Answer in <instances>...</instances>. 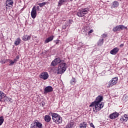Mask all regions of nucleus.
<instances>
[{
  "mask_svg": "<svg viewBox=\"0 0 128 128\" xmlns=\"http://www.w3.org/2000/svg\"><path fill=\"white\" fill-rule=\"evenodd\" d=\"M118 116H120L118 112H114L110 115V120H115V118H118Z\"/></svg>",
  "mask_w": 128,
  "mask_h": 128,
  "instance_id": "13",
  "label": "nucleus"
},
{
  "mask_svg": "<svg viewBox=\"0 0 128 128\" xmlns=\"http://www.w3.org/2000/svg\"><path fill=\"white\" fill-rule=\"evenodd\" d=\"M6 95L4 93V92H0V102H6Z\"/></svg>",
  "mask_w": 128,
  "mask_h": 128,
  "instance_id": "15",
  "label": "nucleus"
},
{
  "mask_svg": "<svg viewBox=\"0 0 128 128\" xmlns=\"http://www.w3.org/2000/svg\"><path fill=\"white\" fill-rule=\"evenodd\" d=\"M16 59L17 60H20V56H16Z\"/></svg>",
  "mask_w": 128,
  "mask_h": 128,
  "instance_id": "39",
  "label": "nucleus"
},
{
  "mask_svg": "<svg viewBox=\"0 0 128 128\" xmlns=\"http://www.w3.org/2000/svg\"><path fill=\"white\" fill-rule=\"evenodd\" d=\"M44 120L46 122H50L52 120V118L50 115H46L44 117Z\"/></svg>",
  "mask_w": 128,
  "mask_h": 128,
  "instance_id": "19",
  "label": "nucleus"
},
{
  "mask_svg": "<svg viewBox=\"0 0 128 128\" xmlns=\"http://www.w3.org/2000/svg\"><path fill=\"white\" fill-rule=\"evenodd\" d=\"M104 100V97L102 96H97L95 100L92 102V104H102V102Z\"/></svg>",
  "mask_w": 128,
  "mask_h": 128,
  "instance_id": "10",
  "label": "nucleus"
},
{
  "mask_svg": "<svg viewBox=\"0 0 128 128\" xmlns=\"http://www.w3.org/2000/svg\"><path fill=\"white\" fill-rule=\"evenodd\" d=\"M103 36H104V38H106V36H108V34H103Z\"/></svg>",
  "mask_w": 128,
  "mask_h": 128,
  "instance_id": "38",
  "label": "nucleus"
},
{
  "mask_svg": "<svg viewBox=\"0 0 128 128\" xmlns=\"http://www.w3.org/2000/svg\"><path fill=\"white\" fill-rule=\"evenodd\" d=\"M86 28H84V30H86Z\"/></svg>",
  "mask_w": 128,
  "mask_h": 128,
  "instance_id": "41",
  "label": "nucleus"
},
{
  "mask_svg": "<svg viewBox=\"0 0 128 128\" xmlns=\"http://www.w3.org/2000/svg\"><path fill=\"white\" fill-rule=\"evenodd\" d=\"M18 62V60L16 58H15V59H14L13 62H14H14Z\"/></svg>",
  "mask_w": 128,
  "mask_h": 128,
  "instance_id": "40",
  "label": "nucleus"
},
{
  "mask_svg": "<svg viewBox=\"0 0 128 128\" xmlns=\"http://www.w3.org/2000/svg\"><path fill=\"white\" fill-rule=\"evenodd\" d=\"M30 128H42V124L36 120L31 124Z\"/></svg>",
  "mask_w": 128,
  "mask_h": 128,
  "instance_id": "7",
  "label": "nucleus"
},
{
  "mask_svg": "<svg viewBox=\"0 0 128 128\" xmlns=\"http://www.w3.org/2000/svg\"><path fill=\"white\" fill-rule=\"evenodd\" d=\"M37 12H40V6H37L36 7V11Z\"/></svg>",
  "mask_w": 128,
  "mask_h": 128,
  "instance_id": "31",
  "label": "nucleus"
},
{
  "mask_svg": "<svg viewBox=\"0 0 128 128\" xmlns=\"http://www.w3.org/2000/svg\"><path fill=\"white\" fill-rule=\"evenodd\" d=\"M90 126H91L92 128H96L94 127V124L92 123L90 124Z\"/></svg>",
  "mask_w": 128,
  "mask_h": 128,
  "instance_id": "33",
  "label": "nucleus"
},
{
  "mask_svg": "<svg viewBox=\"0 0 128 128\" xmlns=\"http://www.w3.org/2000/svg\"><path fill=\"white\" fill-rule=\"evenodd\" d=\"M4 116L0 117V126H2V124H4Z\"/></svg>",
  "mask_w": 128,
  "mask_h": 128,
  "instance_id": "29",
  "label": "nucleus"
},
{
  "mask_svg": "<svg viewBox=\"0 0 128 128\" xmlns=\"http://www.w3.org/2000/svg\"><path fill=\"white\" fill-rule=\"evenodd\" d=\"M55 42L56 44H60V40H56Z\"/></svg>",
  "mask_w": 128,
  "mask_h": 128,
  "instance_id": "35",
  "label": "nucleus"
},
{
  "mask_svg": "<svg viewBox=\"0 0 128 128\" xmlns=\"http://www.w3.org/2000/svg\"><path fill=\"white\" fill-rule=\"evenodd\" d=\"M76 78H72L70 81V84H72V86H74V84H76Z\"/></svg>",
  "mask_w": 128,
  "mask_h": 128,
  "instance_id": "24",
  "label": "nucleus"
},
{
  "mask_svg": "<svg viewBox=\"0 0 128 128\" xmlns=\"http://www.w3.org/2000/svg\"><path fill=\"white\" fill-rule=\"evenodd\" d=\"M0 64H6V62H7L6 59V60H1L0 61Z\"/></svg>",
  "mask_w": 128,
  "mask_h": 128,
  "instance_id": "30",
  "label": "nucleus"
},
{
  "mask_svg": "<svg viewBox=\"0 0 128 128\" xmlns=\"http://www.w3.org/2000/svg\"><path fill=\"white\" fill-rule=\"evenodd\" d=\"M50 114L52 116V120L56 124H60L62 122V118L58 114L51 112Z\"/></svg>",
  "mask_w": 128,
  "mask_h": 128,
  "instance_id": "1",
  "label": "nucleus"
},
{
  "mask_svg": "<svg viewBox=\"0 0 128 128\" xmlns=\"http://www.w3.org/2000/svg\"><path fill=\"white\" fill-rule=\"evenodd\" d=\"M36 6H34L31 11V16L32 18H36Z\"/></svg>",
  "mask_w": 128,
  "mask_h": 128,
  "instance_id": "12",
  "label": "nucleus"
},
{
  "mask_svg": "<svg viewBox=\"0 0 128 128\" xmlns=\"http://www.w3.org/2000/svg\"><path fill=\"white\" fill-rule=\"evenodd\" d=\"M54 90V88L52 86H48L46 87L44 90V92L45 94H48V92H52Z\"/></svg>",
  "mask_w": 128,
  "mask_h": 128,
  "instance_id": "11",
  "label": "nucleus"
},
{
  "mask_svg": "<svg viewBox=\"0 0 128 128\" xmlns=\"http://www.w3.org/2000/svg\"><path fill=\"white\" fill-rule=\"evenodd\" d=\"M54 36H50L49 38H47L45 41H44V44H48V42H52V40H54Z\"/></svg>",
  "mask_w": 128,
  "mask_h": 128,
  "instance_id": "20",
  "label": "nucleus"
},
{
  "mask_svg": "<svg viewBox=\"0 0 128 128\" xmlns=\"http://www.w3.org/2000/svg\"><path fill=\"white\" fill-rule=\"evenodd\" d=\"M126 29H128V27L125 26L124 25H118L113 28L112 31L114 32H120V30Z\"/></svg>",
  "mask_w": 128,
  "mask_h": 128,
  "instance_id": "5",
  "label": "nucleus"
},
{
  "mask_svg": "<svg viewBox=\"0 0 128 128\" xmlns=\"http://www.w3.org/2000/svg\"><path fill=\"white\" fill-rule=\"evenodd\" d=\"M118 77H115L112 78L108 82V86L107 88H112L113 86H114L118 84Z\"/></svg>",
  "mask_w": 128,
  "mask_h": 128,
  "instance_id": "8",
  "label": "nucleus"
},
{
  "mask_svg": "<svg viewBox=\"0 0 128 128\" xmlns=\"http://www.w3.org/2000/svg\"><path fill=\"white\" fill-rule=\"evenodd\" d=\"M62 62H64V60H61L60 58H56L51 62V66H56L58 64H60Z\"/></svg>",
  "mask_w": 128,
  "mask_h": 128,
  "instance_id": "6",
  "label": "nucleus"
},
{
  "mask_svg": "<svg viewBox=\"0 0 128 128\" xmlns=\"http://www.w3.org/2000/svg\"><path fill=\"white\" fill-rule=\"evenodd\" d=\"M31 38L32 37L28 35H26L22 38V40L24 42H26L27 40H30Z\"/></svg>",
  "mask_w": 128,
  "mask_h": 128,
  "instance_id": "21",
  "label": "nucleus"
},
{
  "mask_svg": "<svg viewBox=\"0 0 128 128\" xmlns=\"http://www.w3.org/2000/svg\"><path fill=\"white\" fill-rule=\"evenodd\" d=\"M21 42H22V40H20V38H18L15 40V42H14V46H18V44H20Z\"/></svg>",
  "mask_w": 128,
  "mask_h": 128,
  "instance_id": "22",
  "label": "nucleus"
},
{
  "mask_svg": "<svg viewBox=\"0 0 128 128\" xmlns=\"http://www.w3.org/2000/svg\"><path fill=\"white\" fill-rule=\"evenodd\" d=\"M14 4V0H6V2L5 3V6H12Z\"/></svg>",
  "mask_w": 128,
  "mask_h": 128,
  "instance_id": "16",
  "label": "nucleus"
},
{
  "mask_svg": "<svg viewBox=\"0 0 128 128\" xmlns=\"http://www.w3.org/2000/svg\"><path fill=\"white\" fill-rule=\"evenodd\" d=\"M94 32V30H90L88 32V36H90V34H92V32Z\"/></svg>",
  "mask_w": 128,
  "mask_h": 128,
  "instance_id": "32",
  "label": "nucleus"
},
{
  "mask_svg": "<svg viewBox=\"0 0 128 128\" xmlns=\"http://www.w3.org/2000/svg\"><path fill=\"white\" fill-rule=\"evenodd\" d=\"M49 76H50L48 75V73L46 72H42L40 75V78H42V80H48Z\"/></svg>",
  "mask_w": 128,
  "mask_h": 128,
  "instance_id": "9",
  "label": "nucleus"
},
{
  "mask_svg": "<svg viewBox=\"0 0 128 128\" xmlns=\"http://www.w3.org/2000/svg\"><path fill=\"white\" fill-rule=\"evenodd\" d=\"M88 124L86 122H82L80 124V128H86Z\"/></svg>",
  "mask_w": 128,
  "mask_h": 128,
  "instance_id": "23",
  "label": "nucleus"
},
{
  "mask_svg": "<svg viewBox=\"0 0 128 128\" xmlns=\"http://www.w3.org/2000/svg\"><path fill=\"white\" fill-rule=\"evenodd\" d=\"M68 126H70L71 128H72L74 126V123L73 122H70Z\"/></svg>",
  "mask_w": 128,
  "mask_h": 128,
  "instance_id": "34",
  "label": "nucleus"
},
{
  "mask_svg": "<svg viewBox=\"0 0 128 128\" xmlns=\"http://www.w3.org/2000/svg\"><path fill=\"white\" fill-rule=\"evenodd\" d=\"M46 4V2H43L42 3L38 4V6H40V8H42V6H44Z\"/></svg>",
  "mask_w": 128,
  "mask_h": 128,
  "instance_id": "28",
  "label": "nucleus"
},
{
  "mask_svg": "<svg viewBox=\"0 0 128 128\" xmlns=\"http://www.w3.org/2000/svg\"><path fill=\"white\" fill-rule=\"evenodd\" d=\"M104 44V39H100L98 42V45L100 46Z\"/></svg>",
  "mask_w": 128,
  "mask_h": 128,
  "instance_id": "25",
  "label": "nucleus"
},
{
  "mask_svg": "<svg viewBox=\"0 0 128 128\" xmlns=\"http://www.w3.org/2000/svg\"><path fill=\"white\" fill-rule=\"evenodd\" d=\"M66 0H60L58 3V6H62L63 2H66ZM70 0V2H72V0Z\"/></svg>",
  "mask_w": 128,
  "mask_h": 128,
  "instance_id": "27",
  "label": "nucleus"
},
{
  "mask_svg": "<svg viewBox=\"0 0 128 128\" xmlns=\"http://www.w3.org/2000/svg\"><path fill=\"white\" fill-rule=\"evenodd\" d=\"M66 70V62L63 60L61 64H59L58 66L57 74H64Z\"/></svg>",
  "mask_w": 128,
  "mask_h": 128,
  "instance_id": "2",
  "label": "nucleus"
},
{
  "mask_svg": "<svg viewBox=\"0 0 128 128\" xmlns=\"http://www.w3.org/2000/svg\"><path fill=\"white\" fill-rule=\"evenodd\" d=\"M66 128H72V126L70 125H67L66 126Z\"/></svg>",
  "mask_w": 128,
  "mask_h": 128,
  "instance_id": "36",
  "label": "nucleus"
},
{
  "mask_svg": "<svg viewBox=\"0 0 128 128\" xmlns=\"http://www.w3.org/2000/svg\"><path fill=\"white\" fill-rule=\"evenodd\" d=\"M118 50H120V49L118 48H114L112 50L110 51V54H116L118 52Z\"/></svg>",
  "mask_w": 128,
  "mask_h": 128,
  "instance_id": "17",
  "label": "nucleus"
},
{
  "mask_svg": "<svg viewBox=\"0 0 128 128\" xmlns=\"http://www.w3.org/2000/svg\"><path fill=\"white\" fill-rule=\"evenodd\" d=\"M6 62H9L10 64H9V66H14V61H12V60H10V59H6Z\"/></svg>",
  "mask_w": 128,
  "mask_h": 128,
  "instance_id": "26",
  "label": "nucleus"
},
{
  "mask_svg": "<svg viewBox=\"0 0 128 128\" xmlns=\"http://www.w3.org/2000/svg\"><path fill=\"white\" fill-rule=\"evenodd\" d=\"M124 46V44H121L120 45V47L122 48Z\"/></svg>",
  "mask_w": 128,
  "mask_h": 128,
  "instance_id": "37",
  "label": "nucleus"
},
{
  "mask_svg": "<svg viewBox=\"0 0 128 128\" xmlns=\"http://www.w3.org/2000/svg\"><path fill=\"white\" fill-rule=\"evenodd\" d=\"M128 114H125L121 116L120 118V122L122 124L124 122H128Z\"/></svg>",
  "mask_w": 128,
  "mask_h": 128,
  "instance_id": "14",
  "label": "nucleus"
},
{
  "mask_svg": "<svg viewBox=\"0 0 128 128\" xmlns=\"http://www.w3.org/2000/svg\"><path fill=\"white\" fill-rule=\"evenodd\" d=\"M88 12H90L88 8H81L78 10L76 14L79 18H82V16H84L85 14H88Z\"/></svg>",
  "mask_w": 128,
  "mask_h": 128,
  "instance_id": "4",
  "label": "nucleus"
},
{
  "mask_svg": "<svg viewBox=\"0 0 128 128\" xmlns=\"http://www.w3.org/2000/svg\"><path fill=\"white\" fill-rule=\"evenodd\" d=\"M120 6V3L118 1H114L111 6L112 8H118Z\"/></svg>",
  "mask_w": 128,
  "mask_h": 128,
  "instance_id": "18",
  "label": "nucleus"
},
{
  "mask_svg": "<svg viewBox=\"0 0 128 128\" xmlns=\"http://www.w3.org/2000/svg\"><path fill=\"white\" fill-rule=\"evenodd\" d=\"M89 106L90 108H94H94H93V110L94 112L96 110V112H100L104 106V103H94V104H92V103H91Z\"/></svg>",
  "mask_w": 128,
  "mask_h": 128,
  "instance_id": "3",
  "label": "nucleus"
}]
</instances>
